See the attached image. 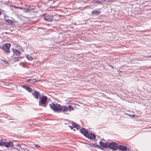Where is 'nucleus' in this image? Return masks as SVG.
<instances>
[{
  "label": "nucleus",
  "mask_w": 151,
  "mask_h": 151,
  "mask_svg": "<svg viewBox=\"0 0 151 151\" xmlns=\"http://www.w3.org/2000/svg\"><path fill=\"white\" fill-rule=\"evenodd\" d=\"M50 108L55 112H67L69 110L70 111L74 110L73 108L71 106H68V107L65 106H62L58 104H55L52 102L50 104Z\"/></svg>",
  "instance_id": "obj_1"
},
{
  "label": "nucleus",
  "mask_w": 151,
  "mask_h": 151,
  "mask_svg": "<svg viewBox=\"0 0 151 151\" xmlns=\"http://www.w3.org/2000/svg\"><path fill=\"white\" fill-rule=\"evenodd\" d=\"M47 99V98L46 96H42L41 98H40L39 101V105L46 107L47 105L46 101Z\"/></svg>",
  "instance_id": "obj_2"
},
{
  "label": "nucleus",
  "mask_w": 151,
  "mask_h": 151,
  "mask_svg": "<svg viewBox=\"0 0 151 151\" xmlns=\"http://www.w3.org/2000/svg\"><path fill=\"white\" fill-rule=\"evenodd\" d=\"M2 139L0 141V146L4 145L6 147H12L14 145L12 142H2Z\"/></svg>",
  "instance_id": "obj_3"
},
{
  "label": "nucleus",
  "mask_w": 151,
  "mask_h": 151,
  "mask_svg": "<svg viewBox=\"0 0 151 151\" xmlns=\"http://www.w3.org/2000/svg\"><path fill=\"white\" fill-rule=\"evenodd\" d=\"M10 46V43H6L2 46V48L6 53H8L10 52L9 48Z\"/></svg>",
  "instance_id": "obj_4"
},
{
  "label": "nucleus",
  "mask_w": 151,
  "mask_h": 151,
  "mask_svg": "<svg viewBox=\"0 0 151 151\" xmlns=\"http://www.w3.org/2000/svg\"><path fill=\"white\" fill-rule=\"evenodd\" d=\"M108 147L114 150H116L118 149L117 145L114 143H112L110 144L108 143Z\"/></svg>",
  "instance_id": "obj_5"
},
{
  "label": "nucleus",
  "mask_w": 151,
  "mask_h": 151,
  "mask_svg": "<svg viewBox=\"0 0 151 151\" xmlns=\"http://www.w3.org/2000/svg\"><path fill=\"white\" fill-rule=\"evenodd\" d=\"M86 137L88 139H95V136L93 134L88 133Z\"/></svg>",
  "instance_id": "obj_6"
},
{
  "label": "nucleus",
  "mask_w": 151,
  "mask_h": 151,
  "mask_svg": "<svg viewBox=\"0 0 151 151\" xmlns=\"http://www.w3.org/2000/svg\"><path fill=\"white\" fill-rule=\"evenodd\" d=\"M44 19L47 21L51 22L53 20V17L52 16L47 15L45 17Z\"/></svg>",
  "instance_id": "obj_7"
},
{
  "label": "nucleus",
  "mask_w": 151,
  "mask_h": 151,
  "mask_svg": "<svg viewBox=\"0 0 151 151\" xmlns=\"http://www.w3.org/2000/svg\"><path fill=\"white\" fill-rule=\"evenodd\" d=\"M32 95L34 96L35 98L36 99H39L40 96V94L37 91H35L34 93H32Z\"/></svg>",
  "instance_id": "obj_8"
},
{
  "label": "nucleus",
  "mask_w": 151,
  "mask_h": 151,
  "mask_svg": "<svg viewBox=\"0 0 151 151\" xmlns=\"http://www.w3.org/2000/svg\"><path fill=\"white\" fill-rule=\"evenodd\" d=\"M80 131L82 134H83L85 137L87 135L88 133V131L83 128H82L80 130Z\"/></svg>",
  "instance_id": "obj_9"
},
{
  "label": "nucleus",
  "mask_w": 151,
  "mask_h": 151,
  "mask_svg": "<svg viewBox=\"0 0 151 151\" xmlns=\"http://www.w3.org/2000/svg\"><path fill=\"white\" fill-rule=\"evenodd\" d=\"M99 143L101 146L104 148L108 147V143H104L101 142H100Z\"/></svg>",
  "instance_id": "obj_10"
},
{
  "label": "nucleus",
  "mask_w": 151,
  "mask_h": 151,
  "mask_svg": "<svg viewBox=\"0 0 151 151\" xmlns=\"http://www.w3.org/2000/svg\"><path fill=\"white\" fill-rule=\"evenodd\" d=\"M12 50L13 52L17 55H19L21 54L20 51L17 49H12Z\"/></svg>",
  "instance_id": "obj_11"
},
{
  "label": "nucleus",
  "mask_w": 151,
  "mask_h": 151,
  "mask_svg": "<svg viewBox=\"0 0 151 151\" xmlns=\"http://www.w3.org/2000/svg\"><path fill=\"white\" fill-rule=\"evenodd\" d=\"M22 87L26 89L29 92H32V89L31 88L29 87H28L27 86L24 85H22Z\"/></svg>",
  "instance_id": "obj_12"
},
{
  "label": "nucleus",
  "mask_w": 151,
  "mask_h": 151,
  "mask_svg": "<svg viewBox=\"0 0 151 151\" xmlns=\"http://www.w3.org/2000/svg\"><path fill=\"white\" fill-rule=\"evenodd\" d=\"M118 148L122 151H125L127 150L126 147L124 146L119 145L118 146Z\"/></svg>",
  "instance_id": "obj_13"
},
{
  "label": "nucleus",
  "mask_w": 151,
  "mask_h": 151,
  "mask_svg": "<svg viewBox=\"0 0 151 151\" xmlns=\"http://www.w3.org/2000/svg\"><path fill=\"white\" fill-rule=\"evenodd\" d=\"M100 12L96 10H94L92 12V14H96V15H98L100 14Z\"/></svg>",
  "instance_id": "obj_14"
},
{
  "label": "nucleus",
  "mask_w": 151,
  "mask_h": 151,
  "mask_svg": "<svg viewBox=\"0 0 151 151\" xmlns=\"http://www.w3.org/2000/svg\"><path fill=\"white\" fill-rule=\"evenodd\" d=\"M30 83H34L35 82L37 81L36 79L35 78L29 79L27 80Z\"/></svg>",
  "instance_id": "obj_15"
},
{
  "label": "nucleus",
  "mask_w": 151,
  "mask_h": 151,
  "mask_svg": "<svg viewBox=\"0 0 151 151\" xmlns=\"http://www.w3.org/2000/svg\"><path fill=\"white\" fill-rule=\"evenodd\" d=\"M26 57L28 60L30 61L33 60V58H32L31 56H30L29 54H27L26 55Z\"/></svg>",
  "instance_id": "obj_16"
},
{
  "label": "nucleus",
  "mask_w": 151,
  "mask_h": 151,
  "mask_svg": "<svg viewBox=\"0 0 151 151\" xmlns=\"http://www.w3.org/2000/svg\"><path fill=\"white\" fill-rule=\"evenodd\" d=\"M6 22L9 24H13L14 22H15L13 21L12 20H6Z\"/></svg>",
  "instance_id": "obj_17"
},
{
  "label": "nucleus",
  "mask_w": 151,
  "mask_h": 151,
  "mask_svg": "<svg viewBox=\"0 0 151 151\" xmlns=\"http://www.w3.org/2000/svg\"><path fill=\"white\" fill-rule=\"evenodd\" d=\"M22 58H23V57H17L15 58H14V59L15 60H14V61L15 62H16V61H19L20 58L22 59Z\"/></svg>",
  "instance_id": "obj_18"
},
{
  "label": "nucleus",
  "mask_w": 151,
  "mask_h": 151,
  "mask_svg": "<svg viewBox=\"0 0 151 151\" xmlns=\"http://www.w3.org/2000/svg\"><path fill=\"white\" fill-rule=\"evenodd\" d=\"M93 3H94V4L97 3V4H100L101 2V1H100L97 0V1H93Z\"/></svg>",
  "instance_id": "obj_19"
},
{
  "label": "nucleus",
  "mask_w": 151,
  "mask_h": 151,
  "mask_svg": "<svg viewBox=\"0 0 151 151\" xmlns=\"http://www.w3.org/2000/svg\"><path fill=\"white\" fill-rule=\"evenodd\" d=\"M72 125L73 126V127H74V128H75V127H76V126L77 125V124H76V123H74V122H72Z\"/></svg>",
  "instance_id": "obj_20"
},
{
  "label": "nucleus",
  "mask_w": 151,
  "mask_h": 151,
  "mask_svg": "<svg viewBox=\"0 0 151 151\" xmlns=\"http://www.w3.org/2000/svg\"><path fill=\"white\" fill-rule=\"evenodd\" d=\"M70 104L72 105H74L76 107L77 106H79V105H78L75 103H71Z\"/></svg>",
  "instance_id": "obj_21"
},
{
  "label": "nucleus",
  "mask_w": 151,
  "mask_h": 151,
  "mask_svg": "<svg viewBox=\"0 0 151 151\" xmlns=\"http://www.w3.org/2000/svg\"><path fill=\"white\" fill-rule=\"evenodd\" d=\"M75 128H76L77 129H79L80 128V127L77 125L75 127Z\"/></svg>",
  "instance_id": "obj_22"
},
{
  "label": "nucleus",
  "mask_w": 151,
  "mask_h": 151,
  "mask_svg": "<svg viewBox=\"0 0 151 151\" xmlns=\"http://www.w3.org/2000/svg\"><path fill=\"white\" fill-rule=\"evenodd\" d=\"M100 1H101V3H103V2L107 1V0H101Z\"/></svg>",
  "instance_id": "obj_23"
},
{
  "label": "nucleus",
  "mask_w": 151,
  "mask_h": 151,
  "mask_svg": "<svg viewBox=\"0 0 151 151\" xmlns=\"http://www.w3.org/2000/svg\"><path fill=\"white\" fill-rule=\"evenodd\" d=\"M30 11V10L29 9H27V11H26V12H29Z\"/></svg>",
  "instance_id": "obj_24"
},
{
  "label": "nucleus",
  "mask_w": 151,
  "mask_h": 151,
  "mask_svg": "<svg viewBox=\"0 0 151 151\" xmlns=\"http://www.w3.org/2000/svg\"><path fill=\"white\" fill-rule=\"evenodd\" d=\"M2 61L4 62L6 64L8 63L7 61H6V60H2Z\"/></svg>",
  "instance_id": "obj_25"
},
{
  "label": "nucleus",
  "mask_w": 151,
  "mask_h": 151,
  "mask_svg": "<svg viewBox=\"0 0 151 151\" xmlns=\"http://www.w3.org/2000/svg\"><path fill=\"white\" fill-rule=\"evenodd\" d=\"M69 127H70V129H73V127L71 126H69Z\"/></svg>",
  "instance_id": "obj_26"
},
{
  "label": "nucleus",
  "mask_w": 151,
  "mask_h": 151,
  "mask_svg": "<svg viewBox=\"0 0 151 151\" xmlns=\"http://www.w3.org/2000/svg\"><path fill=\"white\" fill-rule=\"evenodd\" d=\"M17 8H18L20 9H22V8H21V7H17Z\"/></svg>",
  "instance_id": "obj_27"
},
{
  "label": "nucleus",
  "mask_w": 151,
  "mask_h": 151,
  "mask_svg": "<svg viewBox=\"0 0 151 151\" xmlns=\"http://www.w3.org/2000/svg\"><path fill=\"white\" fill-rule=\"evenodd\" d=\"M147 58H151V55L147 57Z\"/></svg>",
  "instance_id": "obj_28"
},
{
  "label": "nucleus",
  "mask_w": 151,
  "mask_h": 151,
  "mask_svg": "<svg viewBox=\"0 0 151 151\" xmlns=\"http://www.w3.org/2000/svg\"><path fill=\"white\" fill-rule=\"evenodd\" d=\"M17 146H19V147H20V145L19 144H18L17 145Z\"/></svg>",
  "instance_id": "obj_29"
},
{
  "label": "nucleus",
  "mask_w": 151,
  "mask_h": 151,
  "mask_svg": "<svg viewBox=\"0 0 151 151\" xmlns=\"http://www.w3.org/2000/svg\"><path fill=\"white\" fill-rule=\"evenodd\" d=\"M36 147H40V146H38V145H36Z\"/></svg>",
  "instance_id": "obj_30"
},
{
  "label": "nucleus",
  "mask_w": 151,
  "mask_h": 151,
  "mask_svg": "<svg viewBox=\"0 0 151 151\" xmlns=\"http://www.w3.org/2000/svg\"><path fill=\"white\" fill-rule=\"evenodd\" d=\"M111 67L112 68H113V69L114 68L112 66H111Z\"/></svg>",
  "instance_id": "obj_31"
},
{
  "label": "nucleus",
  "mask_w": 151,
  "mask_h": 151,
  "mask_svg": "<svg viewBox=\"0 0 151 151\" xmlns=\"http://www.w3.org/2000/svg\"><path fill=\"white\" fill-rule=\"evenodd\" d=\"M1 12L0 11V15H1Z\"/></svg>",
  "instance_id": "obj_32"
},
{
  "label": "nucleus",
  "mask_w": 151,
  "mask_h": 151,
  "mask_svg": "<svg viewBox=\"0 0 151 151\" xmlns=\"http://www.w3.org/2000/svg\"><path fill=\"white\" fill-rule=\"evenodd\" d=\"M73 131H75V129H74L73 130Z\"/></svg>",
  "instance_id": "obj_33"
}]
</instances>
